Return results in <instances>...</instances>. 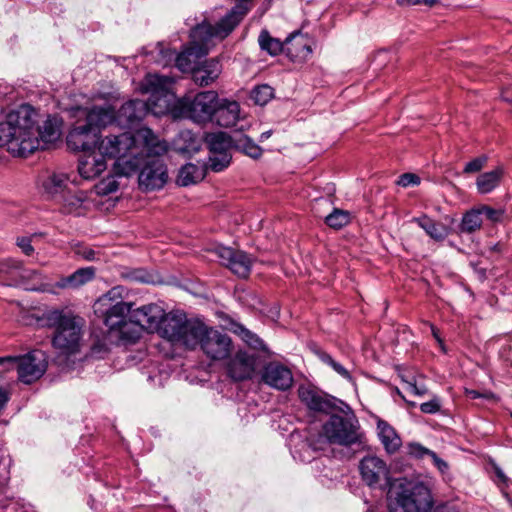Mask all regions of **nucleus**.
<instances>
[{"mask_svg":"<svg viewBox=\"0 0 512 512\" xmlns=\"http://www.w3.org/2000/svg\"><path fill=\"white\" fill-rule=\"evenodd\" d=\"M479 212L482 215H484L488 220L491 222H500L503 219L504 216V210L502 209H495L487 205H482L478 207Z\"/></svg>","mask_w":512,"mask_h":512,"instance_id":"obj_48","label":"nucleus"},{"mask_svg":"<svg viewBox=\"0 0 512 512\" xmlns=\"http://www.w3.org/2000/svg\"><path fill=\"white\" fill-rule=\"evenodd\" d=\"M482 225V217L478 208L467 211L461 220L460 231L463 233H473L479 230Z\"/></svg>","mask_w":512,"mask_h":512,"instance_id":"obj_40","label":"nucleus"},{"mask_svg":"<svg viewBox=\"0 0 512 512\" xmlns=\"http://www.w3.org/2000/svg\"><path fill=\"white\" fill-rule=\"evenodd\" d=\"M285 52L293 62H304L313 53V40L300 31L290 34L285 41Z\"/></svg>","mask_w":512,"mask_h":512,"instance_id":"obj_24","label":"nucleus"},{"mask_svg":"<svg viewBox=\"0 0 512 512\" xmlns=\"http://www.w3.org/2000/svg\"><path fill=\"white\" fill-rule=\"evenodd\" d=\"M216 104L218 94L215 91H203L178 99L169 109V113L173 119H189L202 124L213 120Z\"/></svg>","mask_w":512,"mask_h":512,"instance_id":"obj_6","label":"nucleus"},{"mask_svg":"<svg viewBox=\"0 0 512 512\" xmlns=\"http://www.w3.org/2000/svg\"><path fill=\"white\" fill-rule=\"evenodd\" d=\"M119 299H121V287H114L96 302V311L102 312L104 324L110 332H116L127 322V316L132 313L133 304Z\"/></svg>","mask_w":512,"mask_h":512,"instance_id":"obj_11","label":"nucleus"},{"mask_svg":"<svg viewBox=\"0 0 512 512\" xmlns=\"http://www.w3.org/2000/svg\"><path fill=\"white\" fill-rule=\"evenodd\" d=\"M321 359L324 363H326L329 366H331V363L335 362V360L329 354L326 353L321 356Z\"/></svg>","mask_w":512,"mask_h":512,"instance_id":"obj_60","label":"nucleus"},{"mask_svg":"<svg viewBox=\"0 0 512 512\" xmlns=\"http://www.w3.org/2000/svg\"><path fill=\"white\" fill-rule=\"evenodd\" d=\"M343 415L332 414L328 421L323 425V434L331 444L341 446H352L362 442V433L357 417L350 406L343 401H339V406L335 409Z\"/></svg>","mask_w":512,"mask_h":512,"instance_id":"obj_5","label":"nucleus"},{"mask_svg":"<svg viewBox=\"0 0 512 512\" xmlns=\"http://www.w3.org/2000/svg\"><path fill=\"white\" fill-rule=\"evenodd\" d=\"M18 356H4L0 357L1 372L10 371L17 367Z\"/></svg>","mask_w":512,"mask_h":512,"instance_id":"obj_53","label":"nucleus"},{"mask_svg":"<svg viewBox=\"0 0 512 512\" xmlns=\"http://www.w3.org/2000/svg\"><path fill=\"white\" fill-rule=\"evenodd\" d=\"M441 409L440 399L434 396L431 400L424 402L420 405L421 412L425 414H435Z\"/></svg>","mask_w":512,"mask_h":512,"instance_id":"obj_51","label":"nucleus"},{"mask_svg":"<svg viewBox=\"0 0 512 512\" xmlns=\"http://www.w3.org/2000/svg\"><path fill=\"white\" fill-rule=\"evenodd\" d=\"M95 277V268L94 267H85L77 269L71 275L67 277L61 278L57 281L54 287L49 284L40 283L39 285L32 286L29 289L33 291H41L55 294L56 291L54 288L58 289H67V288H79L80 286L90 282Z\"/></svg>","mask_w":512,"mask_h":512,"instance_id":"obj_21","label":"nucleus"},{"mask_svg":"<svg viewBox=\"0 0 512 512\" xmlns=\"http://www.w3.org/2000/svg\"><path fill=\"white\" fill-rule=\"evenodd\" d=\"M250 96L255 104L262 106L273 98L274 89L268 84L258 85L252 89Z\"/></svg>","mask_w":512,"mask_h":512,"instance_id":"obj_43","label":"nucleus"},{"mask_svg":"<svg viewBox=\"0 0 512 512\" xmlns=\"http://www.w3.org/2000/svg\"><path fill=\"white\" fill-rule=\"evenodd\" d=\"M122 277L130 282L150 283L151 275L143 269H133L122 273Z\"/></svg>","mask_w":512,"mask_h":512,"instance_id":"obj_46","label":"nucleus"},{"mask_svg":"<svg viewBox=\"0 0 512 512\" xmlns=\"http://www.w3.org/2000/svg\"><path fill=\"white\" fill-rule=\"evenodd\" d=\"M15 244L26 256H31L35 252L32 245V236H19L16 238Z\"/></svg>","mask_w":512,"mask_h":512,"instance_id":"obj_50","label":"nucleus"},{"mask_svg":"<svg viewBox=\"0 0 512 512\" xmlns=\"http://www.w3.org/2000/svg\"><path fill=\"white\" fill-rule=\"evenodd\" d=\"M205 143L210 153H220L229 152L234 140L225 132H214L206 134Z\"/></svg>","mask_w":512,"mask_h":512,"instance_id":"obj_33","label":"nucleus"},{"mask_svg":"<svg viewBox=\"0 0 512 512\" xmlns=\"http://www.w3.org/2000/svg\"><path fill=\"white\" fill-rule=\"evenodd\" d=\"M258 42L261 50L271 56L280 54L284 49L283 43L279 39L273 38L267 30L261 31Z\"/></svg>","mask_w":512,"mask_h":512,"instance_id":"obj_39","label":"nucleus"},{"mask_svg":"<svg viewBox=\"0 0 512 512\" xmlns=\"http://www.w3.org/2000/svg\"><path fill=\"white\" fill-rule=\"evenodd\" d=\"M177 145L178 150L182 153H193L200 149L198 137L189 130H183L179 133Z\"/></svg>","mask_w":512,"mask_h":512,"instance_id":"obj_38","label":"nucleus"},{"mask_svg":"<svg viewBox=\"0 0 512 512\" xmlns=\"http://www.w3.org/2000/svg\"><path fill=\"white\" fill-rule=\"evenodd\" d=\"M118 189V183L113 178L104 179L99 186L100 193L110 194Z\"/></svg>","mask_w":512,"mask_h":512,"instance_id":"obj_55","label":"nucleus"},{"mask_svg":"<svg viewBox=\"0 0 512 512\" xmlns=\"http://www.w3.org/2000/svg\"><path fill=\"white\" fill-rule=\"evenodd\" d=\"M431 330H432V334L433 336L435 337V339L438 341V342H441V339L438 335V330L433 326L431 325Z\"/></svg>","mask_w":512,"mask_h":512,"instance_id":"obj_62","label":"nucleus"},{"mask_svg":"<svg viewBox=\"0 0 512 512\" xmlns=\"http://www.w3.org/2000/svg\"><path fill=\"white\" fill-rule=\"evenodd\" d=\"M493 470H494V473H495L498 481L500 483H502L503 485L508 486L510 479L505 475L503 470L497 464H493Z\"/></svg>","mask_w":512,"mask_h":512,"instance_id":"obj_58","label":"nucleus"},{"mask_svg":"<svg viewBox=\"0 0 512 512\" xmlns=\"http://www.w3.org/2000/svg\"><path fill=\"white\" fill-rule=\"evenodd\" d=\"M326 224L334 229H341L350 222V215L347 211L334 209L332 213L326 216Z\"/></svg>","mask_w":512,"mask_h":512,"instance_id":"obj_44","label":"nucleus"},{"mask_svg":"<svg viewBox=\"0 0 512 512\" xmlns=\"http://www.w3.org/2000/svg\"><path fill=\"white\" fill-rule=\"evenodd\" d=\"M201 331V321L187 319L182 313H166L161 322V328L156 332L173 345L196 348V334Z\"/></svg>","mask_w":512,"mask_h":512,"instance_id":"obj_8","label":"nucleus"},{"mask_svg":"<svg viewBox=\"0 0 512 512\" xmlns=\"http://www.w3.org/2000/svg\"><path fill=\"white\" fill-rule=\"evenodd\" d=\"M33 107L21 105L0 121V147H7L13 156L26 157L37 150L38 142L32 126Z\"/></svg>","mask_w":512,"mask_h":512,"instance_id":"obj_2","label":"nucleus"},{"mask_svg":"<svg viewBox=\"0 0 512 512\" xmlns=\"http://www.w3.org/2000/svg\"><path fill=\"white\" fill-rule=\"evenodd\" d=\"M85 199L86 195L83 192H74L68 188V190L60 196L57 201L63 204L67 213H75L82 206Z\"/></svg>","mask_w":512,"mask_h":512,"instance_id":"obj_37","label":"nucleus"},{"mask_svg":"<svg viewBox=\"0 0 512 512\" xmlns=\"http://www.w3.org/2000/svg\"><path fill=\"white\" fill-rule=\"evenodd\" d=\"M149 111L155 115L163 113L162 109H158L149 101L146 102L139 99L130 100L121 106L118 118L123 125L132 128L143 120Z\"/></svg>","mask_w":512,"mask_h":512,"instance_id":"obj_17","label":"nucleus"},{"mask_svg":"<svg viewBox=\"0 0 512 512\" xmlns=\"http://www.w3.org/2000/svg\"><path fill=\"white\" fill-rule=\"evenodd\" d=\"M503 496L505 497V499L507 500V502L510 504V506L512 507V498L509 496V494L507 492H503Z\"/></svg>","mask_w":512,"mask_h":512,"instance_id":"obj_63","label":"nucleus"},{"mask_svg":"<svg viewBox=\"0 0 512 512\" xmlns=\"http://www.w3.org/2000/svg\"><path fill=\"white\" fill-rule=\"evenodd\" d=\"M131 314L134 322L142 326L145 331L153 333L161 328V322L166 313L162 306L150 303L132 309Z\"/></svg>","mask_w":512,"mask_h":512,"instance_id":"obj_23","label":"nucleus"},{"mask_svg":"<svg viewBox=\"0 0 512 512\" xmlns=\"http://www.w3.org/2000/svg\"><path fill=\"white\" fill-rule=\"evenodd\" d=\"M161 154L143 153L139 155L138 184L144 192H151L162 189L168 181L167 165L161 158Z\"/></svg>","mask_w":512,"mask_h":512,"instance_id":"obj_10","label":"nucleus"},{"mask_svg":"<svg viewBox=\"0 0 512 512\" xmlns=\"http://www.w3.org/2000/svg\"><path fill=\"white\" fill-rule=\"evenodd\" d=\"M222 67L218 59L200 61L194 69L193 80L199 86H208L221 74Z\"/></svg>","mask_w":512,"mask_h":512,"instance_id":"obj_28","label":"nucleus"},{"mask_svg":"<svg viewBox=\"0 0 512 512\" xmlns=\"http://www.w3.org/2000/svg\"><path fill=\"white\" fill-rule=\"evenodd\" d=\"M97 144L103 158L115 159L114 173L125 177L137 171L139 155L143 153L161 154L167 151L166 142L160 140L148 127H141L134 132L109 135Z\"/></svg>","mask_w":512,"mask_h":512,"instance_id":"obj_1","label":"nucleus"},{"mask_svg":"<svg viewBox=\"0 0 512 512\" xmlns=\"http://www.w3.org/2000/svg\"><path fill=\"white\" fill-rule=\"evenodd\" d=\"M143 330L142 326L133 321L131 314L127 322L124 323L116 333L119 339L125 342L135 343L141 337Z\"/></svg>","mask_w":512,"mask_h":512,"instance_id":"obj_36","label":"nucleus"},{"mask_svg":"<svg viewBox=\"0 0 512 512\" xmlns=\"http://www.w3.org/2000/svg\"><path fill=\"white\" fill-rule=\"evenodd\" d=\"M78 164V171L82 178L86 180L94 179L106 170L107 164L101 155H97L93 150L84 152Z\"/></svg>","mask_w":512,"mask_h":512,"instance_id":"obj_27","label":"nucleus"},{"mask_svg":"<svg viewBox=\"0 0 512 512\" xmlns=\"http://www.w3.org/2000/svg\"><path fill=\"white\" fill-rule=\"evenodd\" d=\"M330 367L344 379H347L348 381H352V376L349 373V371L344 366H342L339 362L335 361L334 363H331Z\"/></svg>","mask_w":512,"mask_h":512,"instance_id":"obj_57","label":"nucleus"},{"mask_svg":"<svg viewBox=\"0 0 512 512\" xmlns=\"http://www.w3.org/2000/svg\"><path fill=\"white\" fill-rule=\"evenodd\" d=\"M362 480L371 488L385 489L391 486L390 470L384 460L366 456L359 463Z\"/></svg>","mask_w":512,"mask_h":512,"instance_id":"obj_14","label":"nucleus"},{"mask_svg":"<svg viewBox=\"0 0 512 512\" xmlns=\"http://www.w3.org/2000/svg\"><path fill=\"white\" fill-rule=\"evenodd\" d=\"M215 252L221 263L236 275L245 278L250 274L252 259L246 252L225 246L216 248Z\"/></svg>","mask_w":512,"mask_h":512,"instance_id":"obj_20","label":"nucleus"},{"mask_svg":"<svg viewBox=\"0 0 512 512\" xmlns=\"http://www.w3.org/2000/svg\"><path fill=\"white\" fill-rule=\"evenodd\" d=\"M405 382L408 385V390L411 393H413L414 395L422 396L427 393V388L425 387V385H417L415 380H413V381L405 380Z\"/></svg>","mask_w":512,"mask_h":512,"instance_id":"obj_56","label":"nucleus"},{"mask_svg":"<svg viewBox=\"0 0 512 512\" xmlns=\"http://www.w3.org/2000/svg\"><path fill=\"white\" fill-rule=\"evenodd\" d=\"M465 395L470 399L483 398L486 400H495L497 398L496 395L491 391H485V392L481 393V392H479L477 390H473V389H466Z\"/></svg>","mask_w":512,"mask_h":512,"instance_id":"obj_54","label":"nucleus"},{"mask_svg":"<svg viewBox=\"0 0 512 512\" xmlns=\"http://www.w3.org/2000/svg\"><path fill=\"white\" fill-rule=\"evenodd\" d=\"M41 274L37 270H28L21 260L15 258L0 259V282L6 279L21 278L22 280L38 279Z\"/></svg>","mask_w":512,"mask_h":512,"instance_id":"obj_25","label":"nucleus"},{"mask_svg":"<svg viewBox=\"0 0 512 512\" xmlns=\"http://www.w3.org/2000/svg\"><path fill=\"white\" fill-rule=\"evenodd\" d=\"M44 326L53 328L52 346L59 354L70 356L80 351L85 320L67 309H50L43 313Z\"/></svg>","mask_w":512,"mask_h":512,"instance_id":"obj_3","label":"nucleus"},{"mask_svg":"<svg viewBox=\"0 0 512 512\" xmlns=\"http://www.w3.org/2000/svg\"><path fill=\"white\" fill-rule=\"evenodd\" d=\"M196 347L199 345L203 353L211 360L226 359L232 350L230 336L216 328L208 327L201 322V331L196 334Z\"/></svg>","mask_w":512,"mask_h":512,"instance_id":"obj_12","label":"nucleus"},{"mask_svg":"<svg viewBox=\"0 0 512 512\" xmlns=\"http://www.w3.org/2000/svg\"><path fill=\"white\" fill-rule=\"evenodd\" d=\"M426 4H429V6L431 7L433 4H435L436 2H433V1H430V2H425Z\"/></svg>","mask_w":512,"mask_h":512,"instance_id":"obj_64","label":"nucleus"},{"mask_svg":"<svg viewBox=\"0 0 512 512\" xmlns=\"http://www.w3.org/2000/svg\"><path fill=\"white\" fill-rule=\"evenodd\" d=\"M412 221L417 223L419 227L436 241H443L448 236V228L440 222H435L427 215L415 217Z\"/></svg>","mask_w":512,"mask_h":512,"instance_id":"obj_32","label":"nucleus"},{"mask_svg":"<svg viewBox=\"0 0 512 512\" xmlns=\"http://www.w3.org/2000/svg\"><path fill=\"white\" fill-rule=\"evenodd\" d=\"M209 45L206 42L193 41L190 37V45L181 53L176 54L174 50L166 49L161 50L163 57L170 61L175 58V66L182 72H191L194 74V69L199 62L208 54Z\"/></svg>","mask_w":512,"mask_h":512,"instance_id":"obj_13","label":"nucleus"},{"mask_svg":"<svg viewBox=\"0 0 512 512\" xmlns=\"http://www.w3.org/2000/svg\"><path fill=\"white\" fill-rule=\"evenodd\" d=\"M70 179L65 173H51L42 182L43 190L53 199H58L68 190Z\"/></svg>","mask_w":512,"mask_h":512,"instance_id":"obj_30","label":"nucleus"},{"mask_svg":"<svg viewBox=\"0 0 512 512\" xmlns=\"http://www.w3.org/2000/svg\"><path fill=\"white\" fill-rule=\"evenodd\" d=\"M234 332L251 348L266 351V346L263 340L252 331L248 330L242 324H236Z\"/></svg>","mask_w":512,"mask_h":512,"instance_id":"obj_41","label":"nucleus"},{"mask_svg":"<svg viewBox=\"0 0 512 512\" xmlns=\"http://www.w3.org/2000/svg\"><path fill=\"white\" fill-rule=\"evenodd\" d=\"M240 105L236 101L219 100L213 113V119L221 127H232L239 120Z\"/></svg>","mask_w":512,"mask_h":512,"instance_id":"obj_26","label":"nucleus"},{"mask_svg":"<svg viewBox=\"0 0 512 512\" xmlns=\"http://www.w3.org/2000/svg\"><path fill=\"white\" fill-rule=\"evenodd\" d=\"M487 160L488 158L485 155L476 157L465 165L463 172L466 174L479 172L485 166Z\"/></svg>","mask_w":512,"mask_h":512,"instance_id":"obj_49","label":"nucleus"},{"mask_svg":"<svg viewBox=\"0 0 512 512\" xmlns=\"http://www.w3.org/2000/svg\"><path fill=\"white\" fill-rule=\"evenodd\" d=\"M418 449L420 451V453H419L420 456L429 455L432 458L434 465L438 468V470L442 474H445L449 470L448 463L446 461H444L443 459H441L440 457H438L435 452H433L427 448H424L422 446H418Z\"/></svg>","mask_w":512,"mask_h":512,"instance_id":"obj_47","label":"nucleus"},{"mask_svg":"<svg viewBox=\"0 0 512 512\" xmlns=\"http://www.w3.org/2000/svg\"><path fill=\"white\" fill-rule=\"evenodd\" d=\"M298 397L310 410L324 413L335 410L340 401L308 385H301L298 388Z\"/></svg>","mask_w":512,"mask_h":512,"instance_id":"obj_18","label":"nucleus"},{"mask_svg":"<svg viewBox=\"0 0 512 512\" xmlns=\"http://www.w3.org/2000/svg\"><path fill=\"white\" fill-rule=\"evenodd\" d=\"M46 369V355L41 350H33L18 356L16 367L18 379L25 384H31L38 380L46 372Z\"/></svg>","mask_w":512,"mask_h":512,"instance_id":"obj_16","label":"nucleus"},{"mask_svg":"<svg viewBox=\"0 0 512 512\" xmlns=\"http://www.w3.org/2000/svg\"><path fill=\"white\" fill-rule=\"evenodd\" d=\"M231 161V154L229 152L210 153L209 162L210 168L214 172L224 170Z\"/></svg>","mask_w":512,"mask_h":512,"instance_id":"obj_45","label":"nucleus"},{"mask_svg":"<svg viewBox=\"0 0 512 512\" xmlns=\"http://www.w3.org/2000/svg\"><path fill=\"white\" fill-rule=\"evenodd\" d=\"M378 436L385 450L392 454L401 446V439L396 431L386 421L379 420L377 422Z\"/></svg>","mask_w":512,"mask_h":512,"instance_id":"obj_31","label":"nucleus"},{"mask_svg":"<svg viewBox=\"0 0 512 512\" xmlns=\"http://www.w3.org/2000/svg\"><path fill=\"white\" fill-rule=\"evenodd\" d=\"M261 380L264 384L280 391L290 389L294 382L290 368L276 361L269 362L263 367Z\"/></svg>","mask_w":512,"mask_h":512,"instance_id":"obj_19","label":"nucleus"},{"mask_svg":"<svg viewBox=\"0 0 512 512\" xmlns=\"http://www.w3.org/2000/svg\"><path fill=\"white\" fill-rule=\"evenodd\" d=\"M83 112L85 118L78 119L72 126L67 134L66 143L70 150L89 152L99 142L100 130L114 121L115 113L109 105L94 106Z\"/></svg>","mask_w":512,"mask_h":512,"instance_id":"obj_4","label":"nucleus"},{"mask_svg":"<svg viewBox=\"0 0 512 512\" xmlns=\"http://www.w3.org/2000/svg\"><path fill=\"white\" fill-rule=\"evenodd\" d=\"M96 253L94 250L92 249H87L83 252V257L86 259V260H89V261H93L96 259Z\"/></svg>","mask_w":512,"mask_h":512,"instance_id":"obj_59","label":"nucleus"},{"mask_svg":"<svg viewBox=\"0 0 512 512\" xmlns=\"http://www.w3.org/2000/svg\"><path fill=\"white\" fill-rule=\"evenodd\" d=\"M37 117L38 113L33 108V115H32V126L33 130L35 131L36 135L35 138L38 142L37 149L44 148V146L48 143H52L56 141L59 138L60 132L58 127L53 123L51 119H47L43 126L40 127L37 125Z\"/></svg>","mask_w":512,"mask_h":512,"instance_id":"obj_29","label":"nucleus"},{"mask_svg":"<svg viewBox=\"0 0 512 512\" xmlns=\"http://www.w3.org/2000/svg\"><path fill=\"white\" fill-rule=\"evenodd\" d=\"M174 83L173 78L159 74H147L143 79L140 89L143 93L150 94L149 102L163 113L171 108L169 106V90Z\"/></svg>","mask_w":512,"mask_h":512,"instance_id":"obj_15","label":"nucleus"},{"mask_svg":"<svg viewBox=\"0 0 512 512\" xmlns=\"http://www.w3.org/2000/svg\"><path fill=\"white\" fill-rule=\"evenodd\" d=\"M256 358L247 351H237L227 362L228 376L234 381L250 379L255 371Z\"/></svg>","mask_w":512,"mask_h":512,"instance_id":"obj_22","label":"nucleus"},{"mask_svg":"<svg viewBox=\"0 0 512 512\" xmlns=\"http://www.w3.org/2000/svg\"><path fill=\"white\" fill-rule=\"evenodd\" d=\"M272 134V131H266V132H263L261 135H260V141H264L266 139H268Z\"/></svg>","mask_w":512,"mask_h":512,"instance_id":"obj_61","label":"nucleus"},{"mask_svg":"<svg viewBox=\"0 0 512 512\" xmlns=\"http://www.w3.org/2000/svg\"><path fill=\"white\" fill-rule=\"evenodd\" d=\"M246 12L247 9L243 5L237 4L215 25L203 21L195 26L190 32V37L193 41L206 42L209 46L213 39L224 40L241 23Z\"/></svg>","mask_w":512,"mask_h":512,"instance_id":"obj_9","label":"nucleus"},{"mask_svg":"<svg viewBox=\"0 0 512 512\" xmlns=\"http://www.w3.org/2000/svg\"><path fill=\"white\" fill-rule=\"evenodd\" d=\"M392 512H430L434 501L429 487L420 481L400 480L394 492Z\"/></svg>","mask_w":512,"mask_h":512,"instance_id":"obj_7","label":"nucleus"},{"mask_svg":"<svg viewBox=\"0 0 512 512\" xmlns=\"http://www.w3.org/2000/svg\"><path fill=\"white\" fill-rule=\"evenodd\" d=\"M503 175L502 168L480 174L476 180L477 190L480 194H487L493 191L500 183Z\"/></svg>","mask_w":512,"mask_h":512,"instance_id":"obj_34","label":"nucleus"},{"mask_svg":"<svg viewBox=\"0 0 512 512\" xmlns=\"http://www.w3.org/2000/svg\"><path fill=\"white\" fill-rule=\"evenodd\" d=\"M402 187L416 186L420 184V177L414 173H404L396 181Z\"/></svg>","mask_w":512,"mask_h":512,"instance_id":"obj_52","label":"nucleus"},{"mask_svg":"<svg viewBox=\"0 0 512 512\" xmlns=\"http://www.w3.org/2000/svg\"><path fill=\"white\" fill-rule=\"evenodd\" d=\"M234 145L237 149L243 151L251 158H258L261 156L262 149L254 143L252 139L245 135H240L239 138L234 140Z\"/></svg>","mask_w":512,"mask_h":512,"instance_id":"obj_42","label":"nucleus"},{"mask_svg":"<svg viewBox=\"0 0 512 512\" xmlns=\"http://www.w3.org/2000/svg\"><path fill=\"white\" fill-rule=\"evenodd\" d=\"M204 178V170L202 167L187 163L179 170L177 183L180 186H189L201 181Z\"/></svg>","mask_w":512,"mask_h":512,"instance_id":"obj_35","label":"nucleus"}]
</instances>
